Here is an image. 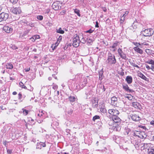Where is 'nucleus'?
Segmentation results:
<instances>
[{
    "label": "nucleus",
    "mask_w": 154,
    "mask_h": 154,
    "mask_svg": "<svg viewBox=\"0 0 154 154\" xmlns=\"http://www.w3.org/2000/svg\"><path fill=\"white\" fill-rule=\"evenodd\" d=\"M107 60L108 61V63L110 64H114L116 62L114 55L110 53L108 54Z\"/></svg>",
    "instance_id": "f257e3e1"
},
{
    "label": "nucleus",
    "mask_w": 154,
    "mask_h": 154,
    "mask_svg": "<svg viewBox=\"0 0 154 154\" xmlns=\"http://www.w3.org/2000/svg\"><path fill=\"white\" fill-rule=\"evenodd\" d=\"M154 32L151 29H146L144 31L143 35L145 36H150L153 35Z\"/></svg>",
    "instance_id": "f03ea898"
},
{
    "label": "nucleus",
    "mask_w": 154,
    "mask_h": 154,
    "mask_svg": "<svg viewBox=\"0 0 154 154\" xmlns=\"http://www.w3.org/2000/svg\"><path fill=\"white\" fill-rule=\"evenodd\" d=\"M140 113L139 112H137L134 113L131 116L132 119L135 121H138L141 119V118L140 117L139 115Z\"/></svg>",
    "instance_id": "7ed1b4c3"
},
{
    "label": "nucleus",
    "mask_w": 154,
    "mask_h": 154,
    "mask_svg": "<svg viewBox=\"0 0 154 154\" xmlns=\"http://www.w3.org/2000/svg\"><path fill=\"white\" fill-rule=\"evenodd\" d=\"M73 42L72 45L74 47H77L79 46L81 41L79 40V37H78L77 35H76V36L73 38Z\"/></svg>",
    "instance_id": "20e7f679"
},
{
    "label": "nucleus",
    "mask_w": 154,
    "mask_h": 154,
    "mask_svg": "<svg viewBox=\"0 0 154 154\" xmlns=\"http://www.w3.org/2000/svg\"><path fill=\"white\" fill-rule=\"evenodd\" d=\"M8 17V14L2 12L0 14V22L3 20H6Z\"/></svg>",
    "instance_id": "39448f33"
},
{
    "label": "nucleus",
    "mask_w": 154,
    "mask_h": 154,
    "mask_svg": "<svg viewBox=\"0 0 154 154\" xmlns=\"http://www.w3.org/2000/svg\"><path fill=\"white\" fill-rule=\"evenodd\" d=\"M108 112L110 114L112 115L113 116H117L119 113L118 110L114 109H109L108 110Z\"/></svg>",
    "instance_id": "423d86ee"
},
{
    "label": "nucleus",
    "mask_w": 154,
    "mask_h": 154,
    "mask_svg": "<svg viewBox=\"0 0 154 154\" xmlns=\"http://www.w3.org/2000/svg\"><path fill=\"white\" fill-rule=\"evenodd\" d=\"M3 30L6 32L9 33L12 32V28L8 26H5L3 28Z\"/></svg>",
    "instance_id": "0eeeda50"
},
{
    "label": "nucleus",
    "mask_w": 154,
    "mask_h": 154,
    "mask_svg": "<svg viewBox=\"0 0 154 154\" xmlns=\"http://www.w3.org/2000/svg\"><path fill=\"white\" fill-rule=\"evenodd\" d=\"M59 3L58 2H54L52 5V8L55 10H57L59 8Z\"/></svg>",
    "instance_id": "6e6552de"
},
{
    "label": "nucleus",
    "mask_w": 154,
    "mask_h": 154,
    "mask_svg": "<svg viewBox=\"0 0 154 154\" xmlns=\"http://www.w3.org/2000/svg\"><path fill=\"white\" fill-rule=\"evenodd\" d=\"M12 12L15 14H19L21 12V10L19 8H15L12 9Z\"/></svg>",
    "instance_id": "1a4fd4ad"
},
{
    "label": "nucleus",
    "mask_w": 154,
    "mask_h": 154,
    "mask_svg": "<svg viewBox=\"0 0 154 154\" xmlns=\"http://www.w3.org/2000/svg\"><path fill=\"white\" fill-rule=\"evenodd\" d=\"M111 104L112 105L116 106V105L117 98L115 97H113L111 98Z\"/></svg>",
    "instance_id": "9d476101"
},
{
    "label": "nucleus",
    "mask_w": 154,
    "mask_h": 154,
    "mask_svg": "<svg viewBox=\"0 0 154 154\" xmlns=\"http://www.w3.org/2000/svg\"><path fill=\"white\" fill-rule=\"evenodd\" d=\"M112 119L113 122L115 123H118L120 121V119L117 116H112Z\"/></svg>",
    "instance_id": "9b49d317"
},
{
    "label": "nucleus",
    "mask_w": 154,
    "mask_h": 154,
    "mask_svg": "<svg viewBox=\"0 0 154 154\" xmlns=\"http://www.w3.org/2000/svg\"><path fill=\"white\" fill-rule=\"evenodd\" d=\"M93 106L94 108H97L98 105V100L96 98L92 100V101Z\"/></svg>",
    "instance_id": "f8f14e48"
},
{
    "label": "nucleus",
    "mask_w": 154,
    "mask_h": 154,
    "mask_svg": "<svg viewBox=\"0 0 154 154\" xmlns=\"http://www.w3.org/2000/svg\"><path fill=\"white\" fill-rule=\"evenodd\" d=\"M99 106L100 111L103 113L106 112V110L105 108L104 105L103 104H101L100 105H99Z\"/></svg>",
    "instance_id": "ddd939ff"
},
{
    "label": "nucleus",
    "mask_w": 154,
    "mask_h": 154,
    "mask_svg": "<svg viewBox=\"0 0 154 154\" xmlns=\"http://www.w3.org/2000/svg\"><path fill=\"white\" fill-rule=\"evenodd\" d=\"M126 81L128 84H131L133 81L132 77L130 76H127L126 78Z\"/></svg>",
    "instance_id": "4468645a"
},
{
    "label": "nucleus",
    "mask_w": 154,
    "mask_h": 154,
    "mask_svg": "<svg viewBox=\"0 0 154 154\" xmlns=\"http://www.w3.org/2000/svg\"><path fill=\"white\" fill-rule=\"evenodd\" d=\"M152 145L151 143H144L143 146L144 148L147 149H148H148H151L150 147H152Z\"/></svg>",
    "instance_id": "2eb2a0df"
},
{
    "label": "nucleus",
    "mask_w": 154,
    "mask_h": 154,
    "mask_svg": "<svg viewBox=\"0 0 154 154\" xmlns=\"http://www.w3.org/2000/svg\"><path fill=\"white\" fill-rule=\"evenodd\" d=\"M138 76L145 80H146L147 78L141 72H139L138 73Z\"/></svg>",
    "instance_id": "dca6fc26"
},
{
    "label": "nucleus",
    "mask_w": 154,
    "mask_h": 154,
    "mask_svg": "<svg viewBox=\"0 0 154 154\" xmlns=\"http://www.w3.org/2000/svg\"><path fill=\"white\" fill-rule=\"evenodd\" d=\"M99 79L100 80H101L103 77V69H101L100 71L99 72Z\"/></svg>",
    "instance_id": "f3484780"
},
{
    "label": "nucleus",
    "mask_w": 154,
    "mask_h": 154,
    "mask_svg": "<svg viewBox=\"0 0 154 154\" xmlns=\"http://www.w3.org/2000/svg\"><path fill=\"white\" fill-rule=\"evenodd\" d=\"M134 49L136 51L140 54H142L143 53V51L142 50L137 47H134Z\"/></svg>",
    "instance_id": "a211bd4d"
},
{
    "label": "nucleus",
    "mask_w": 154,
    "mask_h": 154,
    "mask_svg": "<svg viewBox=\"0 0 154 154\" xmlns=\"http://www.w3.org/2000/svg\"><path fill=\"white\" fill-rule=\"evenodd\" d=\"M147 63L152 64L151 69L154 71V61L152 60H151L147 62Z\"/></svg>",
    "instance_id": "6ab92c4d"
},
{
    "label": "nucleus",
    "mask_w": 154,
    "mask_h": 154,
    "mask_svg": "<svg viewBox=\"0 0 154 154\" xmlns=\"http://www.w3.org/2000/svg\"><path fill=\"white\" fill-rule=\"evenodd\" d=\"M133 98V96L130 94H126V98L128 99V100H131Z\"/></svg>",
    "instance_id": "aec40b11"
},
{
    "label": "nucleus",
    "mask_w": 154,
    "mask_h": 154,
    "mask_svg": "<svg viewBox=\"0 0 154 154\" xmlns=\"http://www.w3.org/2000/svg\"><path fill=\"white\" fill-rule=\"evenodd\" d=\"M6 66L7 69H12L13 68V65L10 63H7L6 65Z\"/></svg>",
    "instance_id": "412c9836"
},
{
    "label": "nucleus",
    "mask_w": 154,
    "mask_h": 154,
    "mask_svg": "<svg viewBox=\"0 0 154 154\" xmlns=\"http://www.w3.org/2000/svg\"><path fill=\"white\" fill-rule=\"evenodd\" d=\"M132 106L135 108H138L140 106L139 103L137 102H133L132 103Z\"/></svg>",
    "instance_id": "4be33fe9"
},
{
    "label": "nucleus",
    "mask_w": 154,
    "mask_h": 154,
    "mask_svg": "<svg viewBox=\"0 0 154 154\" xmlns=\"http://www.w3.org/2000/svg\"><path fill=\"white\" fill-rule=\"evenodd\" d=\"M126 91H127L128 92H134V91L131 89H130L129 88L128 86L126 85Z\"/></svg>",
    "instance_id": "5701e85b"
},
{
    "label": "nucleus",
    "mask_w": 154,
    "mask_h": 154,
    "mask_svg": "<svg viewBox=\"0 0 154 154\" xmlns=\"http://www.w3.org/2000/svg\"><path fill=\"white\" fill-rule=\"evenodd\" d=\"M76 99L75 97L73 96H70L69 97V100L70 102H74L75 101Z\"/></svg>",
    "instance_id": "b1692460"
},
{
    "label": "nucleus",
    "mask_w": 154,
    "mask_h": 154,
    "mask_svg": "<svg viewBox=\"0 0 154 154\" xmlns=\"http://www.w3.org/2000/svg\"><path fill=\"white\" fill-rule=\"evenodd\" d=\"M25 23L27 26H29L30 27H34V24L31 22H26Z\"/></svg>",
    "instance_id": "393cba45"
},
{
    "label": "nucleus",
    "mask_w": 154,
    "mask_h": 154,
    "mask_svg": "<svg viewBox=\"0 0 154 154\" xmlns=\"http://www.w3.org/2000/svg\"><path fill=\"white\" fill-rule=\"evenodd\" d=\"M141 133H140V132L138 131H136L134 132V134L136 136L139 137L141 138Z\"/></svg>",
    "instance_id": "a878e982"
},
{
    "label": "nucleus",
    "mask_w": 154,
    "mask_h": 154,
    "mask_svg": "<svg viewBox=\"0 0 154 154\" xmlns=\"http://www.w3.org/2000/svg\"><path fill=\"white\" fill-rule=\"evenodd\" d=\"M121 50L119 51V54L120 56H121V57L123 59H125V54L124 53H121L120 51Z\"/></svg>",
    "instance_id": "bb28decb"
},
{
    "label": "nucleus",
    "mask_w": 154,
    "mask_h": 154,
    "mask_svg": "<svg viewBox=\"0 0 154 154\" xmlns=\"http://www.w3.org/2000/svg\"><path fill=\"white\" fill-rule=\"evenodd\" d=\"M57 33L62 34H63L64 32V31L61 28H60L58 29H57Z\"/></svg>",
    "instance_id": "cd10ccee"
},
{
    "label": "nucleus",
    "mask_w": 154,
    "mask_h": 154,
    "mask_svg": "<svg viewBox=\"0 0 154 154\" xmlns=\"http://www.w3.org/2000/svg\"><path fill=\"white\" fill-rule=\"evenodd\" d=\"M117 43H114L113 44L112 46L110 47V48H112L114 49H113V51H115L116 49V47L117 46Z\"/></svg>",
    "instance_id": "c85d7f7f"
},
{
    "label": "nucleus",
    "mask_w": 154,
    "mask_h": 154,
    "mask_svg": "<svg viewBox=\"0 0 154 154\" xmlns=\"http://www.w3.org/2000/svg\"><path fill=\"white\" fill-rule=\"evenodd\" d=\"M19 84L20 87L25 89H27V87L24 85L23 84L22 82H20Z\"/></svg>",
    "instance_id": "c756f323"
},
{
    "label": "nucleus",
    "mask_w": 154,
    "mask_h": 154,
    "mask_svg": "<svg viewBox=\"0 0 154 154\" xmlns=\"http://www.w3.org/2000/svg\"><path fill=\"white\" fill-rule=\"evenodd\" d=\"M126 132L128 136L130 135L131 133V130L129 128L126 129Z\"/></svg>",
    "instance_id": "7c9ffc66"
},
{
    "label": "nucleus",
    "mask_w": 154,
    "mask_h": 154,
    "mask_svg": "<svg viewBox=\"0 0 154 154\" xmlns=\"http://www.w3.org/2000/svg\"><path fill=\"white\" fill-rule=\"evenodd\" d=\"M100 117L99 116L96 115L93 117V120L94 121H95L96 120L100 119Z\"/></svg>",
    "instance_id": "2f4dec72"
},
{
    "label": "nucleus",
    "mask_w": 154,
    "mask_h": 154,
    "mask_svg": "<svg viewBox=\"0 0 154 154\" xmlns=\"http://www.w3.org/2000/svg\"><path fill=\"white\" fill-rule=\"evenodd\" d=\"M79 10L77 9H75L74 10V12L76 14L79 16L80 17L81 15L79 13Z\"/></svg>",
    "instance_id": "473e14b6"
},
{
    "label": "nucleus",
    "mask_w": 154,
    "mask_h": 154,
    "mask_svg": "<svg viewBox=\"0 0 154 154\" xmlns=\"http://www.w3.org/2000/svg\"><path fill=\"white\" fill-rule=\"evenodd\" d=\"M148 154H154V149H148Z\"/></svg>",
    "instance_id": "72a5a7b5"
},
{
    "label": "nucleus",
    "mask_w": 154,
    "mask_h": 154,
    "mask_svg": "<svg viewBox=\"0 0 154 154\" xmlns=\"http://www.w3.org/2000/svg\"><path fill=\"white\" fill-rule=\"evenodd\" d=\"M29 30H27L24 31L23 32V35L25 36L27 35L29 33Z\"/></svg>",
    "instance_id": "f704fd0d"
},
{
    "label": "nucleus",
    "mask_w": 154,
    "mask_h": 154,
    "mask_svg": "<svg viewBox=\"0 0 154 154\" xmlns=\"http://www.w3.org/2000/svg\"><path fill=\"white\" fill-rule=\"evenodd\" d=\"M36 148L37 149H41V144L39 143H38L36 144Z\"/></svg>",
    "instance_id": "c9c22d12"
},
{
    "label": "nucleus",
    "mask_w": 154,
    "mask_h": 154,
    "mask_svg": "<svg viewBox=\"0 0 154 154\" xmlns=\"http://www.w3.org/2000/svg\"><path fill=\"white\" fill-rule=\"evenodd\" d=\"M32 38H33V39H34L33 41H34L35 40L39 38H40V36L38 35H35Z\"/></svg>",
    "instance_id": "e433bc0d"
},
{
    "label": "nucleus",
    "mask_w": 154,
    "mask_h": 154,
    "mask_svg": "<svg viewBox=\"0 0 154 154\" xmlns=\"http://www.w3.org/2000/svg\"><path fill=\"white\" fill-rule=\"evenodd\" d=\"M62 39V36H60L58 38L57 40V43H56V44L57 43V44H59L60 42V40Z\"/></svg>",
    "instance_id": "4c0bfd02"
},
{
    "label": "nucleus",
    "mask_w": 154,
    "mask_h": 154,
    "mask_svg": "<svg viewBox=\"0 0 154 154\" xmlns=\"http://www.w3.org/2000/svg\"><path fill=\"white\" fill-rule=\"evenodd\" d=\"M22 110H23V113L24 114L26 115L28 114V111L23 109Z\"/></svg>",
    "instance_id": "58836bf2"
},
{
    "label": "nucleus",
    "mask_w": 154,
    "mask_h": 154,
    "mask_svg": "<svg viewBox=\"0 0 154 154\" xmlns=\"http://www.w3.org/2000/svg\"><path fill=\"white\" fill-rule=\"evenodd\" d=\"M125 14H124L123 15V16L121 18L120 20V23H123L124 20H125V17H124Z\"/></svg>",
    "instance_id": "ea45409f"
},
{
    "label": "nucleus",
    "mask_w": 154,
    "mask_h": 154,
    "mask_svg": "<svg viewBox=\"0 0 154 154\" xmlns=\"http://www.w3.org/2000/svg\"><path fill=\"white\" fill-rule=\"evenodd\" d=\"M131 65L134 67H135L138 69L140 68L139 67L138 65L134 63H131Z\"/></svg>",
    "instance_id": "a19ab883"
},
{
    "label": "nucleus",
    "mask_w": 154,
    "mask_h": 154,
    "mask_svg": "<svg viewBox=\"0 0 154 154\" xmlns=\"http://www.w3.org/2000/svg\"><path fill=\"white\" fill-rule=\"evenodd\" d=\"M37 18L39 20H42L43 19V17L42 16L39 15V16H37Z\"/></svg>",
    "instance_id": "79ce46f5"
},
{
    "label": "nucleus",
    "mask_w": 154,
    "mask_h": 154,
    "mask_svg": "<svg viewBox=\"0 0 154 154\" xmlns=\"http://www.w3.org/2000/svg\"><path fill=\"white\" fill-rule=\"evenodd\" d=\"M10 2L13 4H16L18 2V0H10Z\"/></svg>",
    "instance_id": "37998d69"
},
{
    "label": "nucleus",
    "mask_w": 154,
    "mask_h": 154,
    "mask_svg": "<svg viewBox=\"0 0 154 154\" xmlns=\"http://www.w3.org/2000/svg\"><path fill=\"white\" fill-rule=\"evenodd\" d=\"M127 63V66H130V65H131V63L128 60L126 59V62Z\"/></svg>",
    "instance_id": "c03bdc74"
},
{
    "label": "nucleus",
    "mask_w": 154,
    "mask_h": 154,
    "mask_svg": "<svg viewBox=\"0 0 154 154\" xmlns=\"http://www.w3.org/2000/svg\"><path fill=\"white\" fill-rule=\"evenodd\" d=\"M40 143L41 144V146H42L43 147H45L46 146V144L44 143H43L42 142H40Z\"/></svg>",
    "instance_id": "a18cd8bd"
},
{
    "label": "nucleus",
    "mask_w": 154,
    "mask_h": 154,
    "mask_svg": "<svg viewBox=\"0 0 154 154\" xmlns=\"http://www.w3.org/2000/svg\"><path fill=\"white\" fill-rule=\"evenodd\" d=\"M136 23H134L132 25V26L133 27V28L134 29H136L137 28V26L136 24H135Z\"/></svg>",
    "instance_id": "49530a36"
},
{
    "label": "nucleus",
    "mask_w": 154,
    "mask_h": 154,
    "mask_svg": "<svg viewBox=\"0 0 154 154\" xmlns=\"http://www.w3.org/2000/svg\"><path fill=\"white\" fill-rule=\"evenodd\" d=\"M145 66L148 70H149L150 69H151V67H150L148 65L146 64Z\"/></svg>",
    "instance_id": "de8ad7c7"
},
{
    "label": "nucleus",
    "mask_w": 154,
    "mask_h": 154,
    "mask_svg": "<svg viewBox=\"0 0 154 154\" xmlns=\"http://www.w3.org/2000/svg\"><path fill=\"white\" fill-rule=\"evenodd\" d=\"M10 47L13 49H15L17 48L15 45H11V46Z\"/></svg>",
    "instance_id": "09e8293b"
},
{
    "label": "nucleus",
    "mask_w": 154,
    "mask_h": 154,
    "mask_svg": "<svg viewBox=\"0 0 154 154\" xmlns=\"http://www.w3.org/2000/svg\"><path fill=\"white\" fill-rule=\"evenodd\" d=\"M7 152L8 154H11L12 153V150L10 149H8L7 150Z\"/></svg>",
    "instance_id": "8fccbe9b"
},
{
    "label": "nucleus",
    "mask_w": 154,
    "mask_h": 154,
    "mask_svg": "<svg viewBox=\"0 0 154 154\" xmlns=\"http://www.w3.org/2000/svg\"><path fill=\"white\" fill-rule=\"evenodd\" d=\"M133 44H134L136 46H137V47H138V46L139 45H140V44L139 43H137V42H133Z\"/></svg>",
    "instance_id": "3c124183"
},
{
    "label": "nucleus",
    "mask_w": 154,
    "mask_h": 154,
    "mask_svg": "<svg viewBox=\"0 0 154 154\" xmlns=\"http://www.w3.org/2000/svg\"><path fill=\"white\" fill-rule=\"evenodd\" d=\"M57 45H55L53 44L51 46V47L54 50L56 48V47H57Z\"/></svg>",
    "instance_id": "603ef678"
},
{
    "label": "nucleus",
    "mask_w": 154,
    "mask_h": 154,
    "mask_svg": "<svg viewBox=\"0 0 154 154\" xmlns=\"http://www.w3.org/2000/svg\"><path fill=\"white\" fill-rule=\"evenodd\" d=\"M93 31H92L91 30V29H90L89 30H88L87 31H86V32L87 33H91Z\"/></svg>",
    "instance_id": "864d4df0"
},
{
    "label": "nucleus",
    "mask_w": 154,
    "mask_h": 154,
    "mask_svg": "<svg viewBox=\"0 0 154 154\" xmlns=\"http://www.w3.org/2000/svg\"><path fill=\"white\" fill-rule=\"evenodd\" d=\"M101 87L102 88L103 87V89H102V92H104L105 91V89L104 88V85L101 86Z\"/></svg>",
    "instance_id": "5fc2aeb1"
},
{
    "label": "nucleus",
    "mask_w": 154,
    "mask_h": 154,
    "mask_svg": "<svg viewBox=\"0 0 154 154\" xmlns=\"http://www.w3.org/2000/svg\"><path fill=\"white\" fill-rule=\"evenodd\" d=\"M18 98L19 99H20L22 98V94L20 93H19L18 94Z\"/></svg>",
    "instance_id": "6e6d98bb"
},
{
    "label": "nucleus",
    "mask_w": 154,
    "mask_h": 154,
    "mask_svg": "<svg viewBox=\"0 0 154 154\" xmlns=\"http://www.w3.org/2000/svg\"><path fill=\"white\" fill-rule=\"evenodd\" d=\"M81 42L83 44H85L86 42V41L83 38H82V39Z\"/></svg>",
    "instance_id": "4d7b16f0"
},
{
    "label": "nucleus",
    "mask_w": 154,
    "mask_h": 154,
    "mask_svg": "<svg viewBox=\"0 0 154 154\" xmlns=\"http://www.w3.org/2000/svg\"><path fill=\"white\" fill-rule=\"evenodd\" d=\"M150 124L151 125H153V126H154V120H152V121L150 122Z\"/></svg>",
    "instance_id": "13d9d810"
},
{
    "label": "nucleus",
    "mask_w": 154,
    "mask_h": 154,
    "mask_svg": "<svg viewBox=\"0 0 154 154\" xmlns=\"http://www.w3.org/2000/svg\"><path fill=\"white\" fill-rule=\"evenodd\" d=\"M96 25H95V27H99V25H98V22L97 21H96Z\"/></svg>",
    "instance_id": "bf43d9fd"
},
{
    "label": "nucleus",
    "mask_w": 154,
    "mask_h": 154,
    "mask_svg": "<svg viewBox=\"0 0 154 154\" xmlns=\"http://www.w3.org/2000/svg\"><path fill=\"white\" fill-rule=\"evenodd\" d=\"M140 127L141 128H143L144 129H145L146 128V127L145 126H143V125L140 126Z\"/></svg>",
    "instance_id": "052dcab7"
},
{
    "label": "nucleus",
    "mask_w": 154,
    "mask_h": 154,
    "mask_svg": "<svg viewBox=\"0 0 154 154\" xmlns=\"http://www.w3.org/2000/svg\"><path fill=\"white\" fill-rule=\"evenodd\" d=\"M25 71L26 72H28L30 70V68H27V69H25Z\"/></svg>",
    "instance_id": "680f3d73"
},
{
    "label": "nucleus",
    "mask_w": 154,
    "mask_h": 154,
    "mask_svg": "<svg viewBox=\"0 0 154 154\" xmlns=\"http://www.w3.org/2000/svg\"><path fill=\"white\" fill-rule=\"evenodd\" d=\"M17 92L16 91H14L13 92L12 94L14 95H15L17 94Z\"/></svg>",
    "instance_id": "e2e57ef3"
},
{
    "label": "nucleus",
    "mask_w": 154,
    "mask_h": 154,
    "mask_svg": "<svg viewBox=\"0 0 154 154\" xmlns=\"http://www.w3.org/2000/svg\"><path fill=\"white\" fill-rule=\"evenodd\" d=\"M120 75H124V72H120Z\"/></svg>",
    "instance_id": "0e129e2a"
},
{
    "label": "nucleus",
    "mask_w": 154,
    "mask_h": 154,
    "mask_svg": "<svg viewBox=\"0 0 154 154\" xmlns=\"http://www.w3.org/2000/svg\"><path fill=\"white\" fill-rule=\"evenodd\" d=\"M38 116L40 117H41L42 115V113H41V114H38Z\"/></svg>",
    "instance_id": "69168bd1"
},
{
    "label": "nucleus",
    "mask_w": 154,
    "mask_h": 154,
    "mask_svg": "<svg viewBox=\"0 0 154 154\" xmlns=\"http://www.w3.org/2000/svg\"><path fill=\"white\" fill-rule=\"evenodd\" d=\"M72 111H71V110H70V111H68V113L70 114L72 113Z\"/></svg>",
    "instance_id": "338daca9"
},
{
    "label": "nucleus",
    "mask_w": 154,
    "mask_h": 154,
    "mask_svg": "<svg viewBox=\"0 0 154 154\" xmlns=\"http://www.w3.org/2000/svg\"><path fill=\"white\" fill-rule=\"evenodd\" d=\"M3 144H4V145H5V146H6V145L7 144H6V142H3Z\"/></svg>",
    "instance_id": "774afa93"
}]
</instances>
